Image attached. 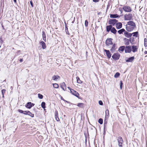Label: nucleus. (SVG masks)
<instances>
[{"label":"nucleus","mask_w":147,"mask_h":147,"mask_svg":"<svg viewBox=\"0 0 147 147\" xmlns=\"http://www.w3.org/2000/svg\"><path fill=\"white\" fill-rule=\"evenodd\" d=\"M119 75L120 74L118 72H117L115 75L114 76L115 78H118L119 76Z\"/></svg>","instance_id":"obj_33"},{"label":"nucleus","mask_w":147,"mask_h":147,"mask_svg":"<svg viewBox=\"0 0 147 147\" xmlns=\"http://www.w3.org/2000/svg\"><path fill=\"white\" fill-rule=\"evenodd\" d=\"M125 47L124 46H122L120 47L118 49V51H121L123 52L124 51V50H125Z\"/></svg>","instance_id":"obj_22"},{"label":"nucleus","mask_w":147,"mask_h":147,"mask_svg":"<svg viewBox=\"0 0 147 147\" xmlns=\"http://www.w3.org/2000/svg\"><path fill=\"white\" fill-rule=\"evenodd\" d=\"M2 40L1 39H0V42H2Z\"/></svg>","instance_id":"obj_52"},{"label":"nucleus","mask_w":147,"mask_h":147,"mask_svg":"<svg viewBox=\"0 0 147 147\" xmlns=\"http://www.w3.org/2000/svg\"><path fill=\"white\" fill-rule=\"evenodd\" d=\"M128 25L133 26L134 27L136 26V24L135 23L132 21H129L127 22Z\"/></svg>","instance_id":"obj_12"},{"label":"nucleus","mask_w":147,"mask_h":147,"mask_svg":"<svg viewBox=\"0 0 147 147\" xmlns=\"http://www.w3.org/2000/svg\"><path fill=\"white\" fill-rule=\"evenodd\" d=\"M74 21H73V22H72V23H74Z\"/></svg>","instance_id":"obj_54"},{"label":"nucleus","mask_w":147,"mask_h":147,"mask_svg":"<svg viewBox=\"0 0 147 147\" xmlns=\"http://www.w3.org/2000/svg\"><path fill=\"white\" fill-rule=\"evenodd\" d=\"M117 22V20L115 19H111L109 21V24L113 25L115 24Z\"/></svg>","instance_id":"obj_7"},{"label":"nucleus","mask_w":147,"mask_h":147,"mask_svg":"<svg viewBox=\"0 0 147 147\" xmlns=\"http://www.w3.org/2000/svg\"><path fill=\"white\" fill-rule=\"evenodd\" d=\"M61 88L64 90H65L66 89V85L64 82H63L61 83Z\"/></svg>","instance_id":"obj_16"},{"label":"nucleus","mask_w":147,"mask_h":147,"mask_svg":"<svg viewBox=\"0 0 147 147\" xmlns=\"http://www.w3.org/2000/svg\"><path fill=\"white\" fill-rule=\"evenodd\" d=\"M112 28V26L111 25L108 26L107 27V32H109Z\"/></svg>","instance_id":"obj_24"},{"label":"nucleus","mask_w":147,"mask_h":147,"mask_svg":"<svg viewBox=\"0 0 147 147\" xmlns=\"http://www.w3.org/2000/svg\"><path fill=\"white\" fill-rule=\"evenodd\" d=\"M144 53L145 54H147V51H145L144 52Z\"/></svg>","instance_id":"obj_50"},{"label":"nucleus","mask_w":147,"mask_h":147,"mask_svg":"<svg viewBox=\"0 0 147 147\" xmlns=\"http://www.w3.org/2000/svg\"><path fill=\"white\" fill-rule=\"evenodd\" d=\"M124 40L126 42L125 44V45H128L129 44V39L127 38H125Z\"/></svg>","instance_id":"obj_36"},{"label":"nucleus","mask_w":147,"mask_h":147,"mask_svg":"<svg viewBox=\"0 0 147 147\" xmlns=\"http://www.w3.org/2000/svg\"><path fill=\"white\" fill-rule=\"evenodd\" d=\"M112 40V39L111 38L107 39L106 42V44L108 46L111 45H112L113 42Z\"/></svg>","instance_id":"obj_9"},{"label":"nucleus","mask_w":147,"mask_h":147,"mask_svg":"<svg viewBox=\"0 0 147 147\" xmlns=\"http://www.w3.org/2000/svg\"><path fill=\"white\" fill-rule=\"evenodd\" d=\"M131 51V48L129 46H126L125 48V53H130Z\"/></svg>","instance_id":"obj_6"},{"label":"nucleus","mask_w":147,"mask_h":147,"mask_svg":"<svg viewBox=\"0 0 147 147\" xmlns=\"http://www.w3.org/2000/svg\"><path fill=\"white\" fill-rule=\"evenodd\" d=\"M67 88H68L70 90V92H71V90H73L72 89H71V88L69 87H68Z\"/></svg>","instance_id":"obj_48"},{"label":"nucleus","mask_w":147,"mask_h":147,"mask_svg":"<svg viewBox=\"0 0 147 147\" xmlns=\"http://www.w3.org/2000/svg\"><path fill=\"white\" fill-rule=\"evenodd\" d=\"M109 111L108 110H106L105 111V119H107L109 117Z\"/></svg>","instance_id":"obj_18"},{"label":"nucleus","mask_w":147,"mask_h":147,"mask_svg":"<svg viewBox=\"0 0 147 147\" xmlns=\"http://www.w3.org/2000/svg\"><path fill=\"white\" fill-rule=\"evenodd\" d=\"M85 26L86 27H87L88 26V22L87 20H86L85 21Z\"/></svg>","instance_id":"obj_41"},{"label":"nucleus","mask_w":147,"mask_h":147,"mask_svg":"<svg viewBox=\"0 0 147 147\" xmlns=\"http://www.w3.org/2000/svg\"><path fill=\"white\" fill-rule=\"evenodd\" d=\"M53 86L54 88H58L59 87L58 84L56 83L53 84Z\"/></svg>","instance_id":"obj_30"},{"label":"nucleus","mask_w":147,"mask_h":147,"mask_svg":"<svg viewBox=\"0 0 147 147\" xmlns=\"http://www.w3.org/2000/svg\"><path fill=\"white\" fill-rule=\"evenodd\" d=\"M5 89H3L1 91V93L3 95V97L4 96V94L5 93Z\"/></svg>","instance_id":"obj_38"},{"label":"nucleus","mask_w":147,"mask_h":147,"mask_svg":"<svg viewBox=\"0 0 147 147\" xmlns=\"http://www.w3.org/2000/svg\"><path fill=\"white\" fill-rule=\"evenodd\" d=\"M1 47V46H0V48Z\"/></svg>","instance_id":"obj_57"},{"label":"nucleus","mask_w":147,"mask_h":147,"mask_svg":"<svg viewBox=\"0 0 147 147\" xmlns=\"http://www.w3.org/2000/svg\"><path fill=\"white\" fill-rule=\"evenodd\" d=\"M76 80L77 82L79 84H82V81L80 80V78L78 77H76Z\"/></svg>","instance_id":"obj_26"},{"label":"nucleus","mask_w":147,"mask_h":147,"mask_svg":"<svg viewBox=\"0 0 147 147\" xmlns=\"http://www.w3.org/2000/svg\"><path fill=\"white\" fill-rule=\"evenodd\" d=\"M29 111H23V113L25 115H28V112H29Z\"/></svg>","instance_id":"obj_42"},{"label":"nucleus","mask_w":147,"mask_h":147,"mask_svg":"<svg viewBox=\"0 0 147 147\" xmlns=\"http://www.w3.org/2000/svg\"><path fill=\"white\" fill-rule=\"evenodd\" d=\"M34 104L31 103V106H32V107L34 106Z\"/></svg>","instance_id":"obj_51"},{"label":"nucleus","mask_w":147,"mask_h":147,"mask_svg":"<svg viewBox=\"0 0 147 147\" xmlns=\"http://www.w3.org/2000/svg\"><path fill=\"white\" fill-rule=\"evenodd\" d=\"M13 1H14V2L15 3H16V0H13Z\"/></svg>","instance_id":"obj_53"},{"label":"nucleus","mask_w":147,"mask_h":147,"mask_svg":"<svg viewBox=\"0 0 147 147\" xmlns=\"http://www.w3.org/2000/svg\"><path fill=\"white\" fill-rule=\"evenodd\" d=\"M30 4H31V6L32 7H33V3H32V1H30Z\"/></svg>","instance_id":"obj_46"},{"label":"nucleus","mask_w":147,"mask_h":147,"mask_svg":"<svg viewBox=\"0 0 147 147\" xmlns=\"http://www.w3.org/2000/svg\"><path fill=\"white\" fill-rule=\"evenodd\" d=\"M64 117H65V115H64Z\"/></svg>","instance_id":"obj_55"},{"label":"nucleus","mask_w":147,"mask_h":147,"mask_svg":"<svg viewBox=\"0 0 147 147\" xmlns=\"http://www.w3.org/2000/svg\"><path fill=\"white\" fill-rule=\"evenodd\" d=\"M117 138L119 146V147H122V144L123 141L122 138L120 136H119L117 137Z\"/></svg>","instance_id":"obj_1"},{"label":"nucleus","mask_w":147,"mask_h":147,"mask_svg":"<svg viewBox=\"0 0 147 147\" xmlns=\"http://www.w3.org/2000/svg\"><path fill=\"white\" fill-rule=\"evenodd\" d=\"M18 111L19 112H20L21 113H23V111L22 110H20V109H18Z\"/></svg>","instance_id":"obj_45"},{"label":"nucleus","mask_w":147,"mask_h":147,"mask_svg":"<svg viewBox=\"0 0 147 147\" xmlns=\"http://www.w3.org/2000/svg\"><path fill=\"white\" fill-rule=\"evenodd\" d=\"M124 35L126 37L129 38L132 36V34L125 31L124 33Z\"/></svg>","instance_id":"obj_10"},{"label":"nucleus","mask_w":147,"mask_h":147,"mask_svg":"<svg viewBox=\"0 0 147 147\" xmlns=\"http://www.w3.org/2000/svg\"><path fill=\"white\" fill-rule=\"evenodd\" d=\"M84 104L83 103H78L77 106L79 107H82L83 106Z\"/></svg>","instance_id":"obj_40"},{"label":"nucleus","mask_w":147,"mask_h":147,"mask_svg":"<svg viewBox=\"0 0 147 147\" xmlns=\"http://www.w3.org/2000/svg\"><path fill=\"white\" fill-rule=\"evenodd\" d=\"M123 9L126 12H130L132 11L131 8L130 7L127 5L123 6Z\"/></svg>","instance_id":"obj_2"},{"label":"nucleus","mask_w":147,"mask_h":147,"mask_svg":"<svg viewBox=\"0 0 147 147\" xmlns=\"http://www.w3.org/2000/svg\"><path fill=\"white\" fill-rule=\"evenodd\" d=\"M111 31L114 34H116L117 32V30L114 27H112V28Z\"/></svg>","instance_id":"obj_25"},{"label":"nucleus","mask_w":147,"mask_h":147,"mask_svg":"<svg viewBox=\"0 0 147 147\" xmlns=\"http://www.w3.org/2000/svg\"><path fill=\"white\" fill-rule=\"evenodd\" d=\"M147 57V55H146V56H145V57Z\"/></svg>","instance_id":"obj_56"},{"label":"nucleus","mask_w":147,"mask_h":147,"mask_svg":"<svg viewBox=\"0 0 147 147\" xmlns=\"http://www.w3.org/2000/svg\"><path fill=\"white\" fill-rule=\"evenodd\" d=\"M120 57V55L118 53L114 54L112 57V58L115 60L119 59Z\"/></svg>","instance_id":"obj_5"},{"label":"nucleus","mask_w":147,"mask_h":147,"mask_svg":"<svg viewBox=\"0 0 147 147\" xmlns=\"http://www.w3.org/2000/svg\"><path fill=\"white\" fill-rule=\"evenodd\" d=\"M98 122L101 124H102L103 123V120L102 119H100L98 121Z\"/></svg>","instance_id":"obj_37"},{"label":"nucleus","mask_w":147,"mask_h":147,"mask_svg":"<svg viewBox=\"0 0 147 147\" xmlns=\"http://www.w3.org/2000/svg\"><path fill=\"white\" fill-rule=\"evenodd\" d=\"M38 97L39 98L41 99H42L43 97V96L41 94H38Z\"/></svg>","instance_id":"obj_39"},{"label":"nucleus","mask_w":147,"mask_h":147,"mask_svg":"<svg viewBox=\"0 0 147 147\" xmlns=\"http://www.w3.org/2000/svg\"><path fill=\"white\" fill-rule=\"evenodd\" d=\"M26 107L29 109H30L32 107L31 102H28L26 105Z\"/></svg>","instance_id":"obj_20"},{"label":"nucleus","mask_w":147,"mask_h":147,"mask_svg":"<svg viewBox=\"0 0 147 147\" xmlns=\"http://www.w3.org/2000/svg\"><path fill=\"white\" fill-rule=\"evenodd\" d=\"M99 104L100 105H103V102L101 100H100L98 102Z\"/></svg>","instance_id":"obj_44"},{"label":"nucleus","mask_w":147,"mask_h":147,"mask_svg":"<svg viewBox=\"0 0 147 147\" xmlns=\"http://www.w3.org/2000/svg\"><path fill=\"white\" fill-rule=\"evenodd\" d=\"M132 15L131 14H125L124 16V19L125 20H130L132 18Z\"/></svg>","instance_id":"obj_3"},{"label":"nucleus","mask_w":147,"mask_h":147,"mask_svg":"<svg viewBox=\"0 0 147 147\" xmlns=\"http://www.w3.org/2000/svg\"><path fill=\"white\" fill-rule=\"evenodd\" d=\"M42 37L43 40L45 41H46V39L45 34V32L44 31L42 32Z\"/></svg>","instance_id":"obj_29"},{"label":"nucleus","mask_w":147,"mask_h":147,"mask_svg":"<svg viewBox=\"0 0 147 147\" xmlns=\"http://www.w3.org/2000/svg\"><path fill=\"white\" fill-rule=\"evenodd\" d=\"M45 102H43L42 103L41 106L43 109H45Z\"/></svg>","instance_id":"obj_35"},{"label":"nucleus","mask_w":147,"mask_h":147,"mask_svg":"<svg viewBox=\"0 0 147 147\" xmlns=\"http://www.w3.org/2000/svg\"><path fill=\"white\" fill-rule=\"evenodd\" d=\"M40 44L42 46L43 49H45L46 48V46L45 43L43 41H41L40 42Z\"/></svg>","instance_id":"obj_19"},{"label":"nucleus","mask_w":147,"mask_h":147,"mask_svg":"<svg viewBox=\"0 0 147 147\" xmlns=\"http://www.w3.org/2000/svg\"><path fill=\"white\" fill-rule=\"evenodd\" d=\"M119 17V16L117 14H111L110 16L111 18H117Z\"/></svg>","instance_id":"obj_23"},{"label":"nucleus","mask_w":147,"mask_h":147,"mask_svg":"<svg viewBox=\"0 0 147 147\" xmlns=\"http://www.w3.org/2000/svg\"><path fill=\"white\" fill-rule=\"evenodd\" d=\"M123 85V83L121 81H120V87L121 89L122 88V86Z\"/></svg>","instance_id":"obj_43"},{"label":"nucleus","mask_w":147,"mask_h":147,"mask_svg":"<svg viewBox=\"0 0 147 147\" xmlns=\"http://www.w3.org/2000/svg\"><path fill=\"white\" fill-rule=\"evenodd\" d=\"M60 78V76L58 75H54L52 77V79L54 80H57V79Z\"/></svg>","instance_id":"obj_15"},{"label":"nucleus","mask_w":147,"mask_h":147,"mask_svg":"<svg viewBox=\"0 0 147 147\" xmlns=\"http://www.w3.org/2000/svg\"><path fill=\"white\" fill-rule=\"evenodd\" d=\"M134 59V57H132L129 58L127 60H126V61L128 62H132Z\"/></svg>","instance_id":"obj_17"},{"label":"nucleus","mask_w":147,"mask_h":147,"mask_svg":"<svg viewBox=\"0 0 147 147\" xmlns=\"http://www.w3.org/2000/svg\"><path fill=\"white\" fill-rule=\"evenodd\" d=\"M133 52H135L137 51L138 48L136 46H133L132 47L131 50Z\"/></svg>","instance_id":"obj_14"},{"label":"nucleus","mask_w":147,"mask_h":147,"mask_svg":"<svg viewBox=\"0 0 147 147\" xmlns=\"http://www.w3.org/2000/svg\"><path fill=\"white\" fill-rule=\"evenodd\" d=\"M71 92L72 93V94L75 96L77 97H78L79 96V94L77 92L75 91L73 89L71 90Z\"/></svg>","instance_id":"obj_8"},{"label":"nucleus","mask_w":147,"mask_h":147,"mask_svg":"<svg viewBox=\"0 0 147 147\" xmlns=\"http://www.w3.org/2000/svg\"><path fill=\"white\" fill-rule=\"evenodd\" d=\"M28 115L30 116L31 117H34V114L31 113L30 111L28 112Z\"/></svg>","instance_id":"obj_34"},{"label":"nucleus","mask_w":147,"mask_h":147,"mask_svg":"<svg viewBox=\"0 0 147 147\" xmlns=\"http://www.w3.org/2000/svg\"><path fill=\"white\" fill-rule=\"evenodd\" d=\"M55 117L56 120L57 121H59L60 120L58 117V113L57 111H55Z\"/></svg>","instance_id":"obj_21"},{"label":"nucleus","mask_w":147,"mask_h":147,"mask_svg":"<svg viewBox=\"0 0 147 147\" xmlns=\"http://www.w3.org/2000/svg\"><path fill=\"white\" fill-rule=\"evenodd\" d=\"M99 0H93L94 2H98Z\"/></svg>","instance_id":"obj_47"},{"label":"nucleus","mask_w":147,"mask_h":147,"mask_svg":"<svg viewBox=\"0 0 147 147\" xmlns=\"http://www.w3.org/2000/svg\"><path fill=\"white\" fill-rule=\"evenodd\" d=\"M115 46L114 45H113V46H112V48L111 49V52H113L116 49L115 48Z\"/></svg>","instance_id":"obj_31"},{"label":"nucleus","mask_w":147,"mask_h":147,"mask_svg":"<svg viewBox=\"0 0 147 147\" xmlns=\"http://www.w3.org/2000/svg\"><path fill=\"white\" fill-rule=\"evenodd\" d=\"M132 35H133V36L135 37H138V32H133L132 33Z\"/></svg>","instance_id":"obj_27"},{"label":"nucleus","mask_w":147,"mask_h":147,"mask_svg":"<svg viewBox=\"0 0 147 147\" xmlns=\"http://www.w3.org/2000/svg\"><path fill=\"white\" fill-rule=\"evenodd\" d=\"M122 24L120 22L117 23L116 24V27L117 29H119L121 28Z\"/></svg>","instance_id":"obj_13"},{"label":"nucleus","mask_w":147,"mask_h":147,"mask_svg":"<svg viewBox=\"0 0 147 147\" xmlns=\"http://www.w3.org/2000/svg\"><path fill=\"white\" fill-rule=\"evenodd\" d=\"M104 51L106 52V53L108 57L109 58H110L111 56V54L110 53V52L109 50H107L106 49H105Z\"/></svg>","instance_id":"obj_11"},{"label":"nucleus","mask_w":147,"mask_h":147,"mask_svg":"<svg viewBox=\"0 0 147 147\" xmlns=\"http://www.w3.org/2000/svg\"><path fill=\"white\" fill-rule=\"evenodd\" d=\"M144 46L145 47H147V39L145 38L144 39Z\"/></svg>","instance_id":"obj_32"},{"label":"nucleus","mask_w":147,"mask_h":147,"mask_svg":"<svg viewBox=\"0 0 147 147\" xmlns=\"http://www.w3.org/2000/svg\"><path fill=\"white\" fill-rule=\"evenodd\" d=\"M125 30L123 28L118 30L117 32L119 34H121L123 32H125Z\"/></svg>","instance_id":"obj_28"},{"label":"nucleus","mask_w":147,"mask_h":147,"mask_svg":"<svg viewBox=\"0 0 147 147\" xmlns=\"http://www.w3.org/2000/svg\"><path fill=\"white\" fill-rule=\"evenodd\" d=\"M20 62H22L23 61V59H21L20 60Z\"/></svg>","instance_id":"obj_49"},{"label":"nucleus","mask_w":147,"mask_h":147,"mask_svg":"<svg viewBox=\"0 0 147 147\" xmlns=\"http://www.w3.org/2000/svg\"><path fill=\"white\" fill-rule=\"evenodd\" d=\"M135 27H134L129 25H127L126 27V29L129 32H131L133 30L134 28Z\"/></svg>","instance_id":"obj_4"}]
</instances>
